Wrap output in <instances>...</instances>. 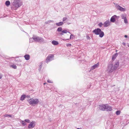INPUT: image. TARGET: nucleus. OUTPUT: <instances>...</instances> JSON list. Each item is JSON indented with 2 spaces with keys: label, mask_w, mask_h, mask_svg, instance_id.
<instances>
[{
  "label": "nucleus",
  "mask_w": 129,
  "mask_h": 129,
  "mask_svg": "<svg viewBox=\"0 0 129 129\" xmlns=\"http://www.w3.org/2000/svg\"><path fill=\"white\" fill-rule=\"evenodd\" d=\"M92 32L96 35H99L100 37L102 38L104 35V33L100 28H97L93 30Z\"/></svg>",
  "instance_id": "1"
},
{
  "label": "nucleus",
  "mask_w": 129,
  "mask_h": 129,
  "mask_svg": "<svg viewBox=\"0 0 129 129\" xmlns=\"http://www.w3.org/2000/svg\"><path fill=\"white\" fill-rule=\"evenodd\" d=\"M28 102L30 105H33L38 104L39 101L37 99H34L33 98H30L27 101Z\"/></svg>",
  "instance_id": "2"
},
{
  "label": "nucleus",
  "mask_w": 129,
  "mask_h": 129,
  "mask_svg": "<svg viewBox=\"0 0 129 129\" xmlns=\"http://www.w3.org/2000/svg\"><path fill=\"white\" fill-rule=\"evenodd\" d=\"M13 4L16 8H17L22 4V3L20 0H15Z\"/></svg>",
  "instance_id": "3"
},
{
  "label": "nucleus",
  "mask_w": 129,
  "mask_h": 129,
  "mask_svg": "<svg viewBox=\"0 0 129 129\" xmlns=\"http://www.w3.org/2000/svg\"><path fill=\"white\" fill-rule=\"evenodd\" d=\"M33 39L36 42H42L44 41L43 39L42 38L39 37L33 36Z\"/></svg>",
  "instance_id": "4"
},
{
  "label": "nucleus",
  "mask_w": 129,
  "mask_h": 129,
  "mask_svg": "<svg viewBox=\"0 0 129 129\" xmlns=\"http://www.w3.org/2000/svg\"><path fill=\"white\" fill-rule=\"evenodd\" d=\"M113 68L112 64H109L108 65L107 71L108 72H111L114 70Z\"/></svg>",
  "instance_id": "5"
},
{
  "label": "nucleus",
  "mask_w": 129,
  "mask_h": 129,
  "mask_svg": "<svg viewBox=\"0 0 129 129\" xmlns=\"http://www.w3.org/2000/svg\"><path fill=\"white\" fill-rule=\"evenodd\" d=\"M115 7L118 10L121 11H124L126 9L125 8H123L117 4H115Z\"/></svg>",
  "instance_id": "6"
},
{
  "label": "nucleus",
  "mask_w": 129,
  "mask_h": 129,
  "mask_svg": "<svg viewBox=\"0 0 129 129\" xmlns=\"http://www.w3.org/2000/svg\"><path fill=\"white\" fill-rule=\"evenodd\" d=\"M53 57L54 56L52 55H49L46 59V61L47 63H48V62L50 61L53 60Z\"/></svg>",
  "instance_id": "7"
},
{
  "label": "nucleus",
  "mask_w": 129,
  "mask_h": 129,
  "mask_svg": "<svg viewBox=\"0 0 129 129\" xmlns=\"http://www.w3.org/2000/svg\"><path fill=\"white\" fill-rule=\"evenodd\" d=\"M110 22L109 20H107L104 22L103 25L105 27H107L110 25Z\"/></svg>",
  "instance_id": "8"
},
{
  "label": "nucleus",
  "mask_w": 129,
  "mask_h": 129,
  "mask_svg": "<svg viewBox=\"0 0 129 129\" xmlns=\"http://www.w3.org/2000/svg\"><path fill=\"white\" fill-rule=\"evenodd\" d=\"M35 122L34 121H32L29 124L28 127L29 128H31L34 127L35 125Z\"/></svg>",
  "instance_id": "9"
},
{
  "label": "nucleus",
  "mask_w": 129,
  "mask_h": 129,
  "mask_svg": "<svg viewBox=\"0 0 129 129\" xmlns=\"http://www.w3.org/2000/svg\"><path fill=\"white\" fill-rule=\"evenodd\" d=\"M106 105H100L99 107V108L100 110L104 111L106 109Z\"/></svg>",
  "instance_id": "10"
},
{
  "label": "nucleus",
  "mask_w": 129,
  "mask_h": 129,
  "mask_svg": "<svg viewBox=\"0 0 129 129\" xmlns=\"http://www.w3.org/2000/svg\"><path fill=\"white\" fill-rule=\"evenodd\" d=\"M119 63L118 61H116L115 62L114 64L113 67L114 69V70H115L119 67Z\"/></svg>",
  "instance_id": "11"
},
{
  "label": "nucleus",
  "mask_w": 129,
  "mask_h": 129,
  "mask_svg": "<svg viewBox=\"0 0 129 129\" xmlns=\"http://www.w3.org/2000/svg\"><path fill=\"white\" fill-rule=\"evenodd\" d=\"M106 111H110L112 110V107L110 106L106 105Z\"/></svg>",
  "instance_id": "12"
},
{
  "label": "nucleus",
  "mask_w": 129,
  "mask_h": 129,
  "mask_svg": "<svg viewBox=\"0 0 129 129\" xmlns=\"http://www.w3.org/2000/svg\"><path fill=\"white\" fill-rule=\"evenodd\" d=\"M116 17L117 16L115 15L112 17L110 19V21L113 22H114L115 21V19Z\"/></svg>",
  "instance_id": "13"
},
{
  "label": "nucleus",
  "mask_w": 129,
  "mask_h": 129,
  "mask_svg": "<svg viewBox=\"0 0 129 129\" xmlns=\"http://www.w3.org/2000/svg\"><path fill=\"white\" fill-rule=\"evenodd\" d=\"M99 65V63H97V64H94L93 66H92L91 68V70H93L95 69L96 68H97Z\"/></svg>",
  "instance_id": "14"
},
{
  "label": "nucleus",
  "mask_w": 129,
  "mask_h": 129,
  "mask_svg": "<svg viewBox=\"0 0 129 129\" xmlns=\"http://www.w3.org/2000/svg\"><path fill=\"white\" fill-rule=\"evenodd\" d=\"M52 44L54 45H57L59 44L58 42L56 41H52Z\"/></svg>",
  "instance_id": "15"
},
{
  "label": "nucleus",
  "mask_w": 129,
  "mask_h": 129,
  "mask_svg": "<svg viewBox=\"0 0 129 129\" xmlns=\"http://www.w3.org/2000/svg\"><path fill=\"white\" fill-rule=\"evenodd\" d=\"M24 57L25 59L27 60H28L30 58V56L28 54L25 55L24 56Z\"/></svg>",
  "instance_id": "16"
},
{
  "label": "nucleus",
  "mask_w": 129,
  "mask_h": 129,
  "mask_svg": "<svg viewBox=\"0 0 129 129\" xmlns=\"http://www.w3.org/2000/svg\"><path fill=\"white\" fill-rule=\"evenodd\" d=\"M68 32L66 30H63L62 31L61 33H59V34L60 35H63L64 33H67Z\"/></svg>",
  "instance_id": "17"
},
{
  "label": "nucleus",
  "mask_w": 129,
  "mask_h": 129,
  "mask_svg": "<svg viewBox=\"0 0 129 129\" xmlns=\"http://www.w3.org/2000/svg\"><path fill=\"white\" fill-rule=\"evenodd\" d=\"M118 55V54L117 53H116L115 54H114L113 56L112 57V60H114L115 59V58H116V57Z\"/></svg>",
  "instance_id": "18"
},
{
  "label": "nucleus",
  "mask_w": 129,
  "mask_h": 129,
  "mask_svg": "<svg viewBox=\"0 0 129 129\" xmlns=\"http://www.w3.org/2000/svg\"><path fill=\"white\" fill-rule=\"evenodd\" d=\"M63 24V23L62 22H60L58 23H56L55 24L57 26H59L62 25Z\"/></svg>",
  "instance_id": "19"
},
{
  "label": "nucleus",
  "mask_w": 129,
  "mask_h": 129,
  "mask_svg": "<svg viewBox=\"0 0 129 129\" xmlns=\"http://www.w3.org/2000/svg\"><path fill=\"white\" fill-rule=\"evenodd\" d=\"M126 15L125 14H122L121 15V17L122 19H124L126 18Z\"/></svg>",
  "instance_id": "20"
},
{
  "label": "nucleus",
  "mask_w": 129,
  "mask_h": 129,
  "mask_svg": "<svg viewBox=\"0 0 129 129\" xmlns=\"http://www.w3.org/2000/svg\"><path fill=\"white\" fill-rule=\"evenodd\" d=\"M26 97V95H22L21 97L20 100L21 101H23L24 99Z\"/></svg>",
  "instance_id": "21"
},
{
  "label": "nucleus",
  "mask_w": 129,
  "mask_h": 129,
  "mask_svg": "<svg viewBox=\"0 0 129 129\" xmlns=\"http://www.w3.org/2000/svg\"><path fill=\"white\" fill-rule=\"evenodd\" d=\"M10 66L11 67H12L14 69H16L17 68L16 66L14 64L11 65Z\"/></svg>",
  "instance_id": "22"
},
{
  "label": "nucleus",
  "mask_w": 129,
  "mask_h": 129,
  "mask_svg": "<svg viewBox=\"0 0 129 129\" xmlns=\"http://www.w3.org/2000/svg\"><path fill=\"white\" fill-rule=\"evenodd\" d=\"M62 29L61 27H59L57 28V31L59 32L62 31Z\"/></svg>",
  "instance_id": "23"
},
{
  "label": "nucleus",
  "mask_w": 129,
  "mask_h": 129,
  "mask_svg": "<svg viewBox=\"0 0 129 129\" xmlns=\"http://www.w3.org/2000/svg\"><path fill=\"white\" fill-rule=\"evenodd\" d=\"M121 113V111H120L118 110L116 112V114L117 115H119Z\"/></svg>",
  "instance_id": "24"
},
{
  "label": "nucleus",
  "mask_w": 129,
  "mask_h": 129,
  "mask_svg": "<svg viewBox=\"0 0 129 129\" xmlns=\"http://www.w3.org/2000/svg\"><path fill=\"white\" fill-rule=\"evenodd\" d=\"M22 124L23 125H25L26 124V123L24 121H22Z\"/></svg>",
  "instance_id": "25"
},
{
  "label": "nucleus",
  "mask_w": 129,
  "mask_h": 129,
  "mask_svg": "<svg viewBox=\"0 0 129 129\" xmlns=\"http://www.w3.org/2000/svg\"><path fill=\"white\" fill-rule=\"evenodd\" d=\"M103 25V24L102 23V22H101L98 24V25L100 27H101Z\"/></svg>",
  "instance_id": "26"
},
{
  "label": "nucleus",
  "mask_w": 129,
  "mask_h": 129,
  "mask_svg": "<svg viewBox=\"0 0 129 129\" xmlns=\"http://www.w3.org/2000/svg\"><path fill=\"white\" fill-rule=\"evenodd\" d=\"M34 41L33 39V37L32 38H30L29 39V42H32L33 41Z\"/></svg>",
  "instance_id": "27"
},
{
  "label": "nucleus",
  "mask_w": 129,
  "mask_h": 129,
  "mask_svg": "<svg viewBox=\"0 0 129 129\" xmlns=\"http://www.w3.org/2000/svg\"><path fill=\"white\" fill-rule=\"evenodd\" d=\"M124 19V22L125 23H127L128 22H127V21L126 18Z\"/></svg>",
  "instance_id": "28"
},
{
  "label": "nucleus",
  "mask_w": 129,
  "mask_h": 129,
  "mask_svg": "<svg viewBox=\"0 0 129 129\" xmlns=\"http://www.w3.org/2000/svg\"><path fill=\"white\" fill-rule=\"evenodd\" d=\"M67 18L66 17H63V18L62 20L63 21H64L67 20Z\"/></svg>",
  "instance_id": "29"
},
{
  "label": "nucleus",
  "mask_w": 129,
  "mask_h": 129,
  "mask_svg": "<svg viewBox=\"0 0 129 129\" xmlns=\"http://www.w3.org/2000/svg\"><path fill=\"white\" fill-rule=\"evenodd\" d=\"M25 121L29 123L30 122V120L28 119H26L25 120Z\"/></svg>",
  "instance_id": "30"
},
{
  "label": "nucleus",
  "mask_w": 129,
  "mask_h": 129,
  "mask_svg": "<svg viewBox=\"0 0 129 129\" xmlns=\"http://www.w3.org/2000/svg\"><path fill=\"white\" fill-rule=\"evenodd\" d=\"M9 117L11 118H13L14 117V116L13 115H9Z\"/></svg>",
  "instance_id": "31"
},
{
  "label": "nucleus",
  "mask_w": 129,
  "mask_h": 129,
  "mask_svg": "<svg viewBox=\"0 0 129 129\" xmlns=\"http://www.w3.org/2000/svg\"><path fill=\"white\" fill-rule=\"evenodd\" d=\"M71 45L70 44L68 43L67 44V47L70 46Z\"/></svg>",
  "instance_id": "32"
},
{
  "label": "nucleus",
  "mask_w": 129,
  "mask_h": 129,
  "mask_svg": "<svg viewBox=\"0 0 129 129\" xmlns=\"http://www.w3.org/2000/svg\"><path fill=\"white\" fill-rule=\"evenodd\" d=\"M6 4L7 6H8V1H7L6 2Z\"/></svg>",
  "instance_id": "33"
},
{
  "label": "nucleus",
  "mask_w": 129,
  "mask_h": 129,
  "mask_svg": "<svg viewBox=\"0 0 129 129\" xmlns=\"http://www.w3.org/2000/svg\"><path fill=\"white\" fill-rule=\"evenodd\" d=\"M47 82L49 83H52V82H51V81L49 80H48Z\"/></svg>",
  "instance_id": "34"
},
{
  "label": "nucleus",
  "mask_w": 129,
  "mask_h": 129,
  "mask_svg": "<svg viewBox=\"0 0 129 129\" xmlns=\"http://www.w3.org/2000/svg\"><path fill=\"white\" fill-rule=\"evenodd\" d=\"M2 75L0 73V79L2 78Z\"/></svg>",
  "instance_id": "35"
},
{
  "label": "nucleus",
  "mask_w": 129,
  "mask_h": 129,
  "mask_svg": "<svg viewBox=\"0 0 129 129\" xmlns=\"http://www.w3.org/2000/svg\"><path fill=\"white\" fill-rule=\"evenodd\" d=\"M53 22V21H52V20H49V21H48V23H50V22Z\"/></svg>",
  "instance_id": "36"
},
{
  "label": "nucleus",
  "mask_w": 129,
  "mask_h": 129,
  "mask_svg": "<svg viewBox=\"0 0 129 129\" xmlns=\"http://www.w3.org/2000/svg\"><path fill=\"white\" fill-rule=\"evenodd\" d=\"M122 44L124 46H125V45H126V43H125L123 42L122 43Z\"/></svg>",
  "instance_id": "37"
},
{
  "label": "nucleus",
  "mask_w": 129,
  "mask_h": 129,
  "mask_svg": "<svg viewBox=\"0 0 129 129\" xmlns=\"http://www.w3.org/2000/svg\"><path fill=\"white\" fill-rule=\"evenodd\" d=\"M72 36H73V35H72V34H71V35L70 37V39H71V38H72Z\"/></svg>",
  "instance_id": "38"
},
{
  "label": "nucleus",
  "mask_w": 129,
  "mask_h": 129,
  "mask_svg": "<svg viewBox=\"0 0 129 129\" xmlns=\"http://www.w3.org/2000/svg\"><path fill=\"white\" fill-rule=\"evenodd\" d=\"M87 38L88 39H90V38L88 36H87Z\"/></svg>",
  "instance_id": "39"
},
{
  "label": "nucleus",
  "mask_w": 129,
  "mask_h": 129,
  "mask_svg": "<svg viewBox=\"0 0 129 129\" xmlns=\"http://www.w3.org/2000/svg\"><path fill=\"white\" fill-rule=\"evenodd\" d=\"M42 63L41 62V65H40V66H39V67H40V68H41V67H42L41 65H42Z\"/></svg>",
  "instance_id": "40"
},
{
  "label": "nucleus",
  "mask_w": 129,
  "mask_h": 129,
  "mask_svg": "<svg viewBox=\"0 0 129 129\" xmlns=\"http://www.w3.org/2000/svg\"><path fill=\"white\" fill-rule=\"evenodd\" d=\"M124 37L125 38H126L127 37V36L126 35H125L124 36Z\"/></svg>",
  "instance_id": "41"
},
{
  "label": "nucleus",
  "mask_w": 129,
  "mask_h": 129,
  "mask_svg": "<svg viewBox=\"0 0 129 129\" xmlns=\"http://www.w3.org/2000/svg\"><path fill=\"white\" fill-rule=\"evenodd\" d=\"M10 4V2L9 1V6Z\"/></svg>",
  "instance_id": "42"
},
{
  "label": "nucleus",
  "mask_w": 129,
  "mask_h": 129,
  "mask_svg": "<svg viewBox=\"0 0 129 129\" xmlns=\"http://www.w3.org/2000/svg\"><path fill=\"white\" fill-rule=\"evenodd\" d=\"M46 84V83H44V85H45V84Z\"/></svg>",
  "instance_id": "43"
},
{
  "label": "nucleus",
  "mask_w": 129,
  "mask_h": 129,
  "mask_svg": "<svg viewBox=\"0 0 129 129\" xmlns=\"http://www.w3.org/2000/svg\"><path fill=\"white\" fill-rule=\"evenodd\" d=\"M77 129H80V128H77Z\"/></svg>",
  "instance_id": "44"
},
{
  "label": "nucleus",
  "mask_w": 129,
  "mask_h": 129,
  "mask_svg": "<svg viewBox=\"0 0 129 129\" xmlns=\"http://www.w3.org/2000/svg\"><path fill=\"white\" fill-rule=\"evenodd\" d=\"M128 47H129V44L128 45Z\"/></svg>",
  "instance_id": "45"
},
{
  "label": "nucleus",
  "mask_w": 129,
  "mask_h": 129,
  "mask_svg": "<svg viewBox=\"0 0 129 129\" xmlns=\"http://www.w3.org/2000/svg\"><path fill=\"white\" fill-rule=\"evenodd\" d=\"M68 33H69L70 34V32H68Z\"/></svg>",
  "instance_id": "46"
}]
</instances>
